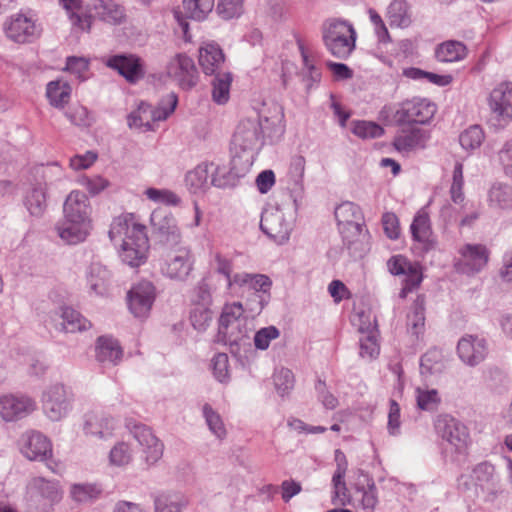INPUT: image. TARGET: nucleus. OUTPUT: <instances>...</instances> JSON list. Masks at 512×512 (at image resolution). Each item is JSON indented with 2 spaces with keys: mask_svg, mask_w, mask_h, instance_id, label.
I'll return each mask as SVG.
<instances>
[{
  "mask_svg": "<svg viewBox=\"0 0 512 512\" xmlns=\"http://www.w3.org/2000/svg\"><path fill=\"white\" fill-rule=\"evenodd\" d=\"M108 236L118 249L122 262L130 267H139L146 262L149 250L146 226L135 215L123 214L115 217Z\"/></svg>",
  "mask_w": 512,
  "mask_h": 512,
  "instance_id": "f257e3e1",
  "label": "nucleus"
},
{
  "mask_svg": "<svg viewBox=\"0 0 512 512\" xmlns=\"http://www.w3.org/2000/svg\"><path fill=\"white\" fill-rule=\"evenodd\" d=\"M232 143L236 150V155L232 160L233 166L236 167L238 162L243 160V170H248L253 165L263 144L260 123L253 118L242 119L236 127Z\"/></svg>",
  "mask_w": 512,
  "mask_h": 512,
  "instance_id": "f03ea898",
  "label": "nucleus"
},
{
  "mask_svg": "<svg viewBox=\"0 0 512 512\" xmlns=\"http://www.w3.org/2000/svg\"><path fill=\"white\" fill-rule=\"evenodd\" d=\"M353 25L340 19H331L323 25V41L327 50L336 58H348L356 46Z\"/></svg>",
  "mask_w": 512,
  "mask_h": 512,
  "instance_id": "7ed1b4c3",
  "label": "nucleus"
},
{
  "mask_svg": "<svg viewBox=\"0 0 512 512\" xmlns=\"http://www.w3.org/2000/svg\"><path fill=\"white\" fill-rule=\"evenodd\" d=\"M178 98L175 93L163 97L157 107L140 102L137 109L128 116V126L141 131L153 130L154 123L166 120L175 110Z\"/></svg>",
  "mask_w": 512,
  "mask_h": 512,
  "instance_id": "20e7f679",
  "label": "nucleus"
},
{
  "mask_svg": "<svg viewBox=\"0 0 512 512\" xmlns=\"http://www.w3.org/2000/svg\"><path fill=\"white\" fill-rule=\"evenodd\" d=\"M74 400V393L69 386L59 382L50 384L41 396L43 413L53 422L61 421L72 412Z\"/></svg>",
  "mask_w": 512,
  "mask_h": 512,
  "instance_id": "39448f33",
  "label": "nucleus"
},
{
  "mask_svg": "<svg viewBox=\"0 0 512 512\" xmlns=\"http://www.w3.org/2000/svg\"><path fill=\"white\" fill-rule=\"evenodd\" d=\"M246 282V284L237 286L230 293L244 298L246 310L254 317L259 315L270 301L272 282L263 274H250Z\"/></svg>",
  "mask_w": 512,
  "mask_h": 512,
  "instance_id": "423d86ee",
  "label": "nucleus"
},
{
  "mask_svg": "<svg viewBox=\"0 0 512 512\" xmlns=\"http://www.w3.org/2000/svg\"><path fill=\"white\" fill-rule=\"evenodd\" d=\"M243 313L244 308L240 302L226 304L223 307L219 318V334L231 344L247 338L252 330L251 321Z\"/></svg>",
  "mask_w": 512,
  "mask_h": 512,
  "instance_id": "0eeeda50",
  "label": "nucleus"
},
{
  "mask_svg": "<svg viewBox=\"0 0 512 512\" xmlns=\"http://www.w3.org/2000/svg\"><path fill=\"white\" fill-rule=\"evenodd\" d=\"M334 215L343 240L348 246L363 236V215L358 205L350 201L342 202L335 208Z\"/></svg>",
  "mask_w": 512,
  "mask_h": 512,
  "instance_id": "6e6552de",
  "label": "nucleus"
},
{
  "mask_svg": "<svg viewBox=\"0 0 512 512\" xmlns=\"http://www.w3.org/2000/svg\"><path fill=\"white\" fill-rule=\"evenodd\" d=\"M193 267L194 257L189 246H178L170 249L160 263L162 275L176 281H185Z\"/></svg>",
  "mask_w": 512,
  "mask_h": 512,
  "instance_id": "1a4fd4ad",
  "label": "nucleus"
},
{
  "mask_svg": "<svg viewBox=\"0 0 512 512\" xmlns=\"http://www.w3.org/2000/svg\"><path fill=\"white\" fill-rule=\"evenodd\" d=\"M435 112L436 105L433 102L416 97L400 103L393 112V119L397 124H425L432 119Z\"/></svg>",
  "mask_w": 512,
  "mask_h": 512,
  "instance_id": "9d476101",
  "label": "nucleus"
},
{
  "mask_svg": "<svg viewBox=\"0 0 512 512\" xmlns=\"http://www.w3.org/2000/svg\"><path fill=\"white\" fill-rule=\"evenodd\" d=\"M8 38L18 43L32 42L41 35L42 28L32 12H19L12 15L5 24Z\"/></svg>",
  "mask_w": 512,
  "mask_h": 512,
  "instance_id": "9b49d317",
  "label": "nucleus"
},
{
  "mask_svg": "<svg viewBox=\"0 0 512 512\" xmlns=\"http://www.w3.org/2000/svg\"><path fill=\"white\" fill-rule=\"evenodd\" d=\"M263 139L275 143L285 132V115L283 107L276 102L265 103L257 117Z\"/></svg>",
  "mask_w": 512,
  "mask_h": 512,
  "instance_id": "f8f14e48",
  "label": "nucleus"
},
{
  "mask_svg": "<svg viewBox=\"0 0 512 512\" xmlns=\"http://www.w3.org/2000/svg\"><path fill=\"white\" fill-rule=\"evenodd\" d=\"M209 277L219 276L223 279L226 290L231 292L237 286L246 284L250 273L241 272L233 273V259L228 254L221 251H213L210 253L209 260Z\"/></svg>",
  "mask_w": 512,
  "mask_h": 512,
  "instance_id": "ddd939ff",
  "label": "nucleus"
},
{
  "mask_svg": "<svg viewBox=\"0 0 512 512\" xmlns=\"http://www.w3.org/2000/svg\"><path fill=\"white\" fill-rule=\"evenodd\" d=\"M388 271L397 276L403 277V287L399 293L405 298L408 293L418 288L422 282V269L419 263L411 262L403 255H394L387 261Z\"/></svg>",
  "mask_w": 512,
  "mask_h": 512,
  "instance_id": "4468645a",
  "label": "nucleus"
},
{
  "mask_svg": "<svg viewBox=\"0 0 512 512\" xmlns=\"http://www.w3.org/2000/svg\"><path fill=\"white\" fill-rule=\"evenodd\" d=\"M126 427L139 446L142 447L146 464L150 466L157 463L163 455L164 446L152 430L146 425L131 419L126 421Z\"/></svg>",
  "mask_w": 512,
  "mask_h": 512,
  "instance_id": "2eb2a0df",
  "label": "nucleus"
},
{
  "mask_svg": "<svg viewBox=\"0 0 512 512\" xmlns=\"http://www.w3.org/2000/svg\"><path fill=\"white\" fill-rule=\"evenodd\" d=\"M435 428L439 436L446 441L457 453L466 451L469 443V432L467 427L456 418L450 415L438 417Z\"/></svg>",
  "mask_w": 512,
  "mask_h": 512,
  "instance_id": "dca6fc26",
  "label": "nucleus"
},
{
  "mask_svg": "<svg viewBox=\"0 0 512 512\" xmlns=\"http://www.w3.org/2000/svg\"><path fill=\"white\" fill-rule=\"evenodd\" d=\"M167 75L183 90H190L198 82V71L191 57L178 53L166 66Z\"/></svg>",
  "mask_w": 512,
  "mask_h": 512,
  "instance_id": "f3484780",
  "label": "nucleus"
},
{
  "mask_svg": "<svg viewBox=\"0 0 512 512\" xmlns=\"http://www.w3.org/2000/svg\"><path fill=\"white\" fill-rule=\"evenodd\" d=\"M156 298V288L150 281H140L127 294L128 308L137 318H146Z\"/></svg>",
  "mask_w": 512,
  "mask_h": 512,
  "instance_id": "a211bd4d",
  "label": "nucleus"
},
{
  "mask_svg": "<svg viewBox=\"0 0 512 512\" xmlns=\"http://www.w3.org/2000/svg\"><path fill=\"white\" fill-rule=\"evenodd\" d=\"M261 230L278 244L288 241L292 228V219H287L281 209L267 210L262 214Z\"/></svg>",
  "mask_w": 512,
  "mask_h": 512,
  "instance_id": "6ab92c4d",
  "label": "nucleus"
},
{
  "mask_svg": "<svg viewBox=\"0 0 512 512\" xmlns=\"http://www.w3.org/2000/svg\"><path fill=\"white\" fill-rule=\"evenodd\" d=\"M458 253L460 257L455 265L462 273H479L488 263L489 250L483 244H465L459 248Z\"/></svg>",
  "mask_w": 512,
  "mask_h": 512,
  "instance_id": "aec40b11",
  "label": "nucleus"
},
{
  "mask_svg": "<svg viewBox=\"0 0 512 512\" xmlns=\"http://www.w3.org/2000/svg\"><path fill=\"white\" fill-rule=\"evenodd\" d=\"M105 65L117 71L127 82L135 84L145 76L143 60L135 54H116L105 60Z\"/></svg>",
  "mask_w": 512,
  "mask_h": 512,
  "instance_id": "412c9836",
  "label": "nucleus"
},
{
  "mask_svg": "<svg viewBox=\"0 0 512 512\" xmlns=\"http://www.w3.org/2000/svg\"><path fill=\"white\" fill-rule=\"evenodd\" d=\"M151 223L159 241L169 249L181 246L182 233L176 219L171 214L162 215L158 211L151 214Z\"/></svg>",
  "mask_w": 512,
  "mask_h": 512,
  "instance_id": "4be33fe9",
  "label": "nucleus"
},
{
  "mask_svg": "<svg viewBox=\"0 0 512 512\" xmlns=\"http://www.w3.org/2000/svg\"><path fill=\"white\" fill-rule=\"evenodd\" d=\"M36 402L25 395H3L0 397V416L5 421H16L31 414Z\"/></svg>",
  "mask_w": 512,
  "mask_h": 512,
  "instance_id": "5701e85b",
  "label": "nucleus"
},
{
  "mask_svg": "<svg viewBox=\"0 0 512 512\" xmlns=\"http://www.w3.org/2000/svg\"><path fill=\"white\" fill-rule=\"evenodd\" d=\"M117 420L102 412H89L84 416L83 432L86 436L107 440L117 429Z\"/></svg>",
  "mask_w": 512,
  "mask_h": 512,
  "instance_id": "b1692460",
  "label": "nucleus"
},
{
  "mask_svg": "<svg viewBox=\"0 0 512 512\" xmlns=\"http://www.w3.org/2000/svg\"><path fill=\"white\" fill-rule=\"evenodd\" d=\"M488 353L487 342L478 335H464L457 344V354L460 360L468 366L480 364Z\"/></svg>",
  "mask_w": 512,
  "mask_h": 512,
  "instance_id": "393cba45",
  "label": "nucleus"
},
{
  "mask_svg": "<svg viewBox=\"0 0 512 512\" xmlns=\"http://www.w3.org/2000/svg\"><path fill=\"white\" fill-rule=\"evenodd\" d=\"M490 111L500 120H512V82L496 85L488 97Z\"/></svg>",
  "mask_w": 512,
  "mask_h": 512,
  "instance_id": "a878e982",
  "label": "nucleus"
},
{
  "mask_svg": "<svg viewBox=\"0 0 512 512\" xmlns=\"http://www.w3.org/2000/svg\"><path fill=\"white\" fill-rule=\"evenodd\" d=\"M22 454L32 461H45L52 456L50 440L40 432H29L22 437Z\"/></svg>",
  "mask_w": 512,
  "mask_h": 512,
  "instance_id": "bb28decb",
  "label": "nucleus"
},
{
  "mask_svg": "<svg viewBox=\"0 0 512 512\" xmlns=\"http://www.w3.org/2000/svg\"><path fill=\"white\" fill-rule=\"evenodd\" d=\"M429 140V133L420 128H405L394 137L393 146L402 155L424 149Z\"/></svg>",
  "mask_w": 512,
  "mask_h": 512,
  "instance_id": "cd10ccee",
  "label": "nucleus"
},
{
  "mask_svg": "<svg viewBox=\"0 0 512 512\" xmlns=\"http://www.w3.org/2000/svg\"><path fill=\"white\" fill-rule=\"evenodd\" d=\"M91 214L92 207L87 195L78 190L71 191L63 204V217L92 224Z\"/></svg>",
  "mask_w": 512,
  "mask_h": 512,
  "instance_id": "c85d7f7f",
  "label": "nucleus"
},
{
  "mask_svg": "<svg viewBox=\"0 0 512 512\" xmlns=\"http://www.w3.org/2000/svg\"><path fill=\"white\" fill-rule=\"evenodd\" d=\"M92 227V224L63 217L56 223L55 231L63 242L75 245L86 240Z\"/></svg>",
  "mask_w": 512,
  "mask_h": 512,
  "instance_id": "c756f323",
  "label": "nucleus"
},
{
  "mask_svg": "<svg viewBox=\"0 0 512 512\" xmlns=\"http://www.w3.org/2000/svg\"><path fill=\"white\" fill-rule=\"evenodd\" d=\"M88 9L103 22L119 25L126 18L125 8L114 0H90Z\"/></svg>",
  "mask_w": 512,
  "mask_h": 512,
  "instance_id": "7c9ffc66",
  "label": "nucleus"
},
{
  "mask_svg": "<svg viewBox=\"0 0 512 512\" xmlns=\"http://www.w3.org/2000/svg\"><path fill=\"white\" fill-rule=\"evenodd\" d=\"M51 320L55 322L56 329L66 333L85 331L91 327L89 320L83 317L78 311L66 306L61 307L58 312H55Z\"/></svg>",
  "mask_w": 512,
  "mask_h": 512,
  "instance_id": "2f4dec72",
  "label": "nucleus"
},
{
  "mask_svg": "<svg viewBox=\"0 0 512 512\" xmlns=\"http://www.w3.org/2000/svg\"><path fill=\"white\" fill-rule=\"evenodd\" d=\"M413 240L418 242L423 251L427 252L434 248L435 241L432 237L430 218L426 209H420L414 216L410 225Z\"/></svg>",
  "mask_w": 512,
  "mask_h": 512,
  "instance_id": "473e14b6",
  "label": "nucleus"
},
{
  "mask_svg": "<svg viewBox=\"0 0 512 512\" xmlns=\"http://www.w3.org/2000/svg\"><path fill=\"white\" fill-rule=\"evenodd\" d=\"M360 476L364 478L356 484V507L360 512H375L379 502L377 487L373 478L361 471Z\"/></svg>",
  "mask_w": 512,
  "mask_h": 512,
  "instance_id": "72a5a7b5",
  "label": "nucleus"
},
{
  "mask_svg": "<svg viewBox=\"0 0 512 512\" xmlns=\"http://www.w3.org/2000/svg\"><path fill=\"white\" fill-rule=\"evenodd\" d=\"M96 359L105 366H115L123 357V349L118 340L110 336H101L96 342Z\"/></svg>",
  "mask_w": 512,
  "mask_h": 512,
  "instance_id": "f704fd0d",
  "label": "nucleus"
},
{
  "mask_svg": "<svg viewBox=\"0 0 512 512\" xmlns=\"http://www.w3.org/2000/svg\"><path fill=\"white\" fill-rule=\"evenodd\" d=\"M487 203L491 209L499 211H511L512 186L501 181L492 183L487 191Z\"/></svg>",
  "mask_w": 512,
  "mask_h": 512,
  "instance_id": "c9c22d12",
  "label": "nucleus"
},
{
  "mask_svg": "<svg viewBox=\"0 0 512 512\" xmlns=\"http://www.w3.org/2000/svg\"><path fill=\"white\" fill-rule=\"evenodd\" d=\"M224 62L220 46L214 42H205L199 48V64L205 74H214Z\"/></svg>",
  "mask_w": 512,
  "mask_h": 512,
  "instance_id": "e433bc0d",
  "label": "nucleus"
},
{
  "mask_svg": "<svg viewBox=\"0 0 512 512\" xmlns=\"http://www.w3.org/2000/svg\"><path fill=\"white\" fill-rule=\"evenodd\" d=\"M110 272L99 262L91 263L86 272L87 287L90 293L103 296L108 291Z\"/></svg>",
  "mask_w": 512,
  "mask_h": 512,
  "instance_id": "4c0bfd02",
  "label": "nucleus"
},
{
  "mask_svg": "<svg viewBox=\"0 0 512 512\" xmlns=\"http://www.w3.org/2000/svg\"><path fill=\"white\" fill-rule=\"evenodd\" d=\"M211 168L213 163H201L186 174V186L191 193H202L211 185Z\"/></svg>",
  "mask_w": 512,
  "mask_h": 512,
  "instance_id": "58836bf2",
  "label": "nucleus"
},
{
  "mask_svg": "<svg viewBox=\"0 0 512 512\" xmlns=\"http://www.w3.org/2000/svg\"><path fill=\"white\" fill-rule=\"evenodd\" d=\"M468 54L464 43L456 40H448L439 44L435 51L436 59L442 63L459 62Z\"/></svg>",
  "mask_w": 512,
  "mask_h": 512,
  "instance_id": "ea45409f",
  "label": "nucleus"
},
{
  "mask_svg": "<svg viewBox=\"0 0 512 512\" xmlns=\"http://www.w3.org/2000/svg\"><path fill=\"white\" fill-rule=\"evenodd\" d=\"M187 505V498L179 492H164L154 499L155 512H182Z\"/></svg>",
  "mask_w": 512,
  "mask_h": 512,
  "instance_id": "a19ab883",
  "label": "nucleus"
},
{
  "mask_svg": "<svg viewBox=\"0 0 512 512\" xmlns=\"http://www.w3.org/2000/svg\"><path fill=\"white\" fill-rule=\"evenodd\" d=\"M46 190V185L39 183L27 192L24 205L30 215L40 217L45 212L47 207Z\"/></svg>",
  "mask_w": 512,
  "mask_h": 512,
  "instance_id": "79ce46f5",
  "label": "nucleus"
},
{
  "mask_svg": "<svg viewBox=\"0 0 512 512\" xmlns=\"http://www.w3.org/2000/svg\"><path fill=\"white\" fill-rule=\"evenodd\" d=\"M70 84L62 79L50 81L46 87V96L55 108H64L71 96Z\"/></svg>",
  "mask_w": 512,
  "mask_h": 512,
  "instance_id": "37998d69",
  "label": "nucleus"
},
{
  "mask_svg": "<svg viewBox=\"0 0 512 512\" xmlns=\"http://www.w3.org/2000/svg\"><path fill=\"white\" fill-rule=\"evenodd\" d=\"M59 4L66 10L74 27L81 31L89 32L92 25V15L79 14L82 8V0H59Z\"/></svg>",
  "mask_w": 512,
  "mask_h": 512,
  "instance_id": "c03bdc74",
  "label": "nucleus"
},
{
  "mask_svg": "<svg viewBox=\"0 0 512 512\" xmlns=\"http://www.w3.org/2000/svg\"><path fill=\"white\" fill-rule=\"evenodd\" d=\"M386 16L391 27L407 28L412 22L409 6L404 0H393L387 7Z\"/></svg>",
  "mask_w": 512,
  "mask_h": 512,
  "instance_id": "a18cd8bd",
  "label": "nucleus"
},
{
  "mask_svg": "<svg viewBox=\"0 0 512 512\" xmlns=\"http://www.w3.org/2000/svg\"><path fill=\"white\" fill-rule=\"evenodd\" d=\"M30 487L51 503H57L62 499V490L56 480L35 477L30 481Z\"/></svg>",
  "mask_w": 512,
  "mask_h": 512,
  "instance_id": "49530a36",
  "label": "nucleus"
},
{
  "mask_svg": "<svg viewBox=\"0 0 512 512\" xmlns=\"http://www.w3.org/2000/svg\"><path fill=\"white\" fill-rule=\"evenodd\" d=\"M444 356L440 349H429L420 359V372L422 375H432L443 371Z\"/></svg>",
  "mask_w": 512,
  "mask_h": 512,
  "instance_id": "de8ad7c7",
  "label": "nucleus"
},
{
  "mask_svg": "<svg viewBox=\"0 0 512 512\" xmlns=\"http://www.w3.org/2000/svg\"><path fill=\"white\" fill-rule=\"evenodd\" d=\"M232 76L230 73L217 74L212 81V100L218 105L226 104L230 99Z\"/></svg>",
  "mask_w": 512,
  "mask_h": 512,
  "instance_id": "09e8293b",
  "label": "nucleus"
},
{
  "mask_svg": "<svg viewBox=\"0 0 512 512\" xmlns=\"http://www.w3.org/2000/svg\"><path fill=\"white\" fill-rule=\"evenodd\" d=\"M185 15L188 18L201 21L212 11L214 0H182Z\"/></svg>",
  "mask_w": 512,
  "mask_h": 512,
  "instance_id": "8fccbe9b",
  "label": "nucleus"
},
{
  "mask_svg": "<svg viewBox=\"0 0 512 512\" xmlns=\"http://www.w3.org/2000/svg\"><path fill=\"white\" fill-rule=\"evenodd\" d=\"M472 479L475 481V487H480L482 490L494 488L496 484L495 469L486 462L478 464L471 474Z\"/></svg>",
  "mask_w": 512,
  "mask_h": 512,
  "instance_id": "3c124183",
  "label": "nucleus"
},
{
  "mask_svg": "<svg viewBox=\"0 0 512 512\" xmlns=\"http://www.w3.org/2000/svg\"><path fill=\"white\" fill-rule=\"evenodd\" d=\"M101 489L92 483H77L70 488V496L77 503L92 502L101 494Z\"/></svg>",
  "mask_w": 512,
  "mask_h": 512,
  "instance_id": "603ef678",
  "label": "nucleus"
},
{
  "mask_svg": "<svg viewBox=\"0 0 512 512\" xmlns=\"http://www.w3.org/2000/svg\"><path fill=\"white\" fill-rule=\"evenodd\" d=\"M202 414L210 432L222 440L227 435V430L220 414L210 404H204Z\"/></svg>",
  "mask_w": 512,
  "mask_h": 512,
  "instance_id": "864d4df0",
  "label": "nucleus"
},
{
  "mask_svg": "<svg viewBox=\"0 0 512 512\" xmlns=\"http://www.w3.org/2000/svg\"><path fill=\"white\" fill-rule=\"evenodd\" d=\"M108 459L111 466L124 467L132 462L133 451L127 442L118 441L111 448Z\"/></svg>",
  "mask_w": 512,
  "mask_h": 512,
  "instance_id": "5fc2aeb1",
  "label": "nucleus"
},
{
  "mask_svg": "<svg viewBox=\"0 0 512 512\" xmlns=\"http://www.w3.org/2000/svg\"><path fill=\"white\" fill-rule=\"evenodd\" d=\"M415 398L417 407L420 410L429 412L436 410L441 402V398L436 389H429L424 387H416Z\"/></svg>",
  "mask_w": 512,
  "mask_h": 512,
  "instance_id": "6e6d98bb",
  "label": "nucleus"
},
{
  "mask_svg": "<svg viewBox=\"0 0 512 512\" xmlns=\"http://www.w3.org/2000/svg\"><path fill=\"white\" fill-rule=\"evenodd\" d=\"M361 332V337L359 339L360 345V356L365 359H373L379 355V345L376 338V332L374 329L369 331H364L363 328L359 329Z\"/></svg>",
  "mask_w": 512,
  "mask_h": 512,
  "instance_id": "4d7b16f0",
  "label": "nucleus"
},
{
  "mask_svg": "<svg viewBox=\"0 0 512 512\" xmlns=\"http://www.w3.org/2000/svg\"><path fill=\"white\" fill-rule=\"evenodd\" d=\"M298 47L303 61V74L307 81V87L310 88L312 84L320 82L321 71L316 67L314 60L310 58L308 51L300 40H298Z\"/></svg>",
  "mask_w": 512,
  "mask_h": 512,
  "instance_id": "13d9d810",
  "label": "nucleus"
},
{
  "mask_svg": "<svg viewBox=\"0 0 512 512\" xmlns=\"http://www.w3.org/2000/svg\"><path fill=\"white\" fill-rule=\"evenodd\" d=\"M144 195L150 201L156 204H163L166 206H179L181 198L175 192L169 189L148 188L144 191Z\"/></svg>",
  "mask_w": 512,
  "mask_h": 512,
  "instance_id": "bf43d9fd",
  "label": "nucleus"
},
{
  "mask_svg": "<svg viewBox=\"0 0 512 512\" xmlns=\"http://www.w3.org/2000/svg\"><path fill=\"white\" fill-rule=\"evenodd\" d=\"M484 140V132L478 125H472L459 136V142L463 149L472 151L478 149Z\"/></svg>",
  "mask_w": 512,
  "mask_h": 512,
  "instance_id": "052dcab7",
  "label": "nucleus"
},
{
  "mask_svg": "<svg viewBox=\"0 0 512 512\" xmlns=\"http://www.w3.org/2000/svg\"><path fill=\"white\" fill-rule=\"evenodd\" d=\"M273 381L275 389L281 397L288 395L294 388V375L287 368L276 370L273 375Z\"/></svg>",
  "mask_w": 512,
  "mask_h": 512,
  "instance_id": "680f3d73",
  "label": "nucleus"
},
{
  "mask_svg": "<svg viewBox=\"0 0 512 512\" xmlns=\"http://www.w3.org/2000/svg\"><path fill=\"white\" fill-rule=\"evenodd\" d=\"M213 319V312L204 305H196L190 313V321L195 330L205 331Z\"/></svg>",
  "mask_w": 512,
  "mask_h": 512,
  "instance_id": "e2e57ef3",
  "label": "nucleus"
},
{
  "mask_svg": "<svg viewBox=\"0 0 512 512\" xmlns=\"http://www.w3.org/2000/svg\"><path fill=\"white\" fill-rule=\"evenodd\" d=\"M463 186V164L457 161L454 165L452 183L450 187L451 199L456 204L461 203L464 200Z\"/></svg>",
  "mask_w": 512,
  "mask_h": 512,
  "instance_id": "0e129e2a",
  "label": "nucleus"
},
{
  "mask_svg": "<svg viewBox=\"0 0 512 512\" xmlns=\"http://www.w3.org/2000/svg\"><path fill=\"white\" fill-rule=\"evenodd\" d=\"M495 161L503 173L512 178V138L507 139L495 154Z\"/></svg>",
  "mask_w": 512,
  "mask_h": 512,
  "instance_id": "69168bd1",
  "label": "nucleus"
},
{
  "mask_svg": "<svg viewBox=\"0 0 512 512\" xmlns=\"http://www.w3.org/2000/svg\"><path fill=\"white\" fill-rule=\"evenodd\" d=\"M425 325L424 308L420 305H415L413 310L407 315L408 330L415 336H419Z\"/></svg>",
  "mask_w": 512,
  "mask_h": 512,
  "instance_id": "338daca9",
  "label": "nucleus"
},
{
  "mask_svg": "<svg viewBox=\"0 0 512 512\" xmlns=\"http://www.w3.org/2000/svg\"><path fill=\"white\" fill-rule=\"evenodd\" d=\"M65 70L74 74L80 81L88 78L89 62L84 57L70 56L66 60Z\"/></svg>",
  "mask_w": 512,
  "mask_h": 512,
  "instance_id": "774afa93",
  "label": "nucleus"
}]
</instances>
